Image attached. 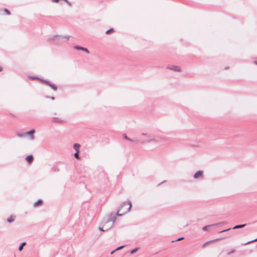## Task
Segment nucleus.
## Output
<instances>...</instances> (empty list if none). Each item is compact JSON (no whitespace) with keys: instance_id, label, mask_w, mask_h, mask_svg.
<instances>
[{"instance_id":"obj_1","label":"nucleus","mask_w":257,"mask_h":257,"mask_svg":"<svg viewBox=\"0 0 257 257\" xmlns=\"http://www.w3.org/2000/svg\"><path fill=\"white\" fill-rule=\"evenodd\" d=\"M131 208V202L129 200L127 201H124L121 204L120 208L117 210L116 215L119 216H122L129 212Z\"/></svg>"},{"instance_id":"obj_2","label":"nucleus","mask_w":257,"mask_h":257,"mask_svg":"<svg viewBox=\"0 0 257 257\" xmlns=\"http://www.w3.org/2000/svg\"><path fill=\"white\" fill-rule=\"evenodd\" d=\"M142 136L147 137V139H144L142 137H141L140 140H138L136 141V144H145L146 143H153L154 144L157 145L159 143L157 142V140L155 138V137H152L151 135L148 133H142Z\"/></svg>"},{"instance_id":"obj_3","label":"nucleus","mask_w":257,"mask_h":257,"mask_svg":"<svg viewBox=\"0 0 257 257\" xmlns=\"http://www.w3.org/2000/svg\"><path fill=\"white\" fill-rule=\"evenodd\" d=\"M116 215H117L116 214H114L113 213H111L110 215H109L107 219L103 220V221L105 222V223H106V224H109L106 228V229H109L113 226L116 219Z\"/></svg>"},{"instance_id":"obj_4","label":"nucleus","mask_w":257,"mask_h":257,"mask_svg":"<svg viewBox=\"0 0 257 257\" xmlns=\"http://www.w3.org/2000/svg\"><path fill=\"white\" fill-rule=\"evenodd\" d=\"M69 37H70V36H69L63 37V36H61L55 35L53 37L49 38L48 39V41H50L57 40L58 43H61L63 41H67V40H68Z\"/></svg>"},{"instance_id":"obj_5","label":"nucleus","mask_w":257,"mask_h":257,"mask_svg":"<svg viewBox=\"0 0 257 257\" xmlns=\"http://www.w3.org/2000/svg\"><path fill=\"white\" fill-rule=\"evenodd\" d=\"M53 121L55 123H62L65 122V120L62 118L58 117H53L52 118Z\"/></svg>"},{"instance_id":"obj_6","label":"nucleus","mask_w":257,"mask_h":257,"mask_svg":"<svg viewBox=\"0 0 257 257\" xmlns=\"http://www.w3.org/2000/svg\"><path fill=\"white\" fill-rule=\"evenodd\" d=\"M158 143L164 142L165 138L163 136H157L154 137Z\"/></svg>"},{"instance_id":"obj_7","label":"nucleus","mask_w":257,"mask_h":257,"mask_svg":"<svg viewBox=\"0 0 257 257\" xmlns=\"http://www.w3.org/2000/svg\"><path fill=\"white\" fill-rule=\"evenodd\" d=\"M158 143L164 142L165 138L163 136H157L154 137Z\"/></svg>"},{"instance_id":"obj_8","label":"nucleus","mask_w":257,"mask_h":257,"mask_svg":"<svg viewBox=\"0 0 257 257\" xmlns=\"http://www.w3.org/2000/svg\"><path fill=\"white\" fill-rule=\"evenodd\" d=\"M35 133V130H32L30 131L25 133V134H26V136H29L30 137L31 140H33L34 139V137L33 135Z\"/></svg>"},{"instance_id":"obj_9","label":"nucleus","mask_w":257,"mask_h":257,"mask_svg":"<svg viewBox=\"0 0 257 257\" xmlns=\"http://www.w3.org/2000/svg\"><path fill=\"white\" fill-rule=\"evenodd\" d=\"M74 48L75 49H76V50H77L83 51L85 52L86 53H87L88 54L89 53L88 50L87 48H84V47H81V46H75L74 47Z\"/></svg>"},{"instance_id":"obj_10","label":"nucleus","mask_w":257,"mask_h":257,"mask_svg":"<svg viewBox=\"0 0 257 257\" xmlns=\"http://www.w3.org/2000/svg\"><path fill=\"white\" fill-rule=\"evenodd\" d=\"M203 173V172L202 171H198L195 173L194 175V178L195 179H197L198 178L202 177Z\"/></svg>"},{"instance_id":"obj_11","label":"nucleus","mask_w":257,"mask_h":257,"mask_svg":"<svg viewBox=\"0 0 257 257\" xmlns=\"http://www.w3.org/2000/svg\"><path fill=\"white\" fill-rule=\"evenodd\" d=\"M168 68L175 71L180 72L181 71L180 67L178 66L173 65L171 67H169Z\"/></svg>"},{"instance_id":"obj_12","label":"nucleus","mask_w":257,"mask_h":257,"mask_svg":"<svg viewBox=\"0 0 257 257\" xmlns=\"http://www.w3.org/2000/svg\"><path fill=\"white\" fill-rule=\"evenodd\" d=\"M102 227H99V229L102 231H105L107 230L108 229H106V227H107V225H106V223H105V222L103 220L102 222Z\"/></svg>"},{"instance_id":"obj_13","label":"nucleus","mask_w":257,"mask_h":257,"mask_svg":"<svg viewBox=\"0 0 257 257\" xmlns=\"http://www.w3.org/2000/svg\"><path fill=\"white\" fill-rule=\"evenodd\" d=\"M26 160L29 164H31L33 160V156L32 155H28L26 157Z\"/></svg>"},{"instance_id":"obj_14","label":"nucleus","mask_w":257,"mask_h":257,"mask_svg":"<svg viewBox=\"0 0 257 257\" xmlns=\"http://www.w3.org/2000/svg\"><path fill=\"white\" fill-rule=\"evenodd\" d=\"M123 138H124L125 140H127V141H130V142H134V143H136V141L138 140H137V139H136V140H132V139H130V138H128V137H127V136L126 135V134H125L123 135Z\"/></svg>"},{"instance_id":"obj_15","label":"nucleus","mask_w":257,"mask_h":257,"mask_svg":"<svg viewBox=\"0 0 257 257\" xmlns=\"http://www.w3.org/2000/svg\"><path fill=\"white\" fill-rule=\"evenodd\" d=\"M42 200L41 199L38 200L37 201L35 202L33 205L34 207H36L38 205H40L42 204Z\"/></svg>"},{"instance_id":"obj_16","label":"nucleus","mask_w":257,"mask_h":257,"mask_svg":"<svg viewBox=\"0 0 257 257\" xmlns=\"http://www.w3.org/2000/svg\"><path fill=\"white\" fill-rule=\"evenodd\" d=\"M245 225H246V224H241V225H236L234 226L232 228V229H235L241 228L244 227Z\"/></svg>"},{"instance_id":"obj_17","label":"nucleus","mask_w":257,"mask_h":257,"mask_svg":"<svg viewBox=\"0 0 257 257\" xmlns=\"http://www.w3.org/2000/svg\"><path fill=\"white\" fill-rule=\"evenodd\" d=\"M15 217V216L12 215L7 219V221L9 223H11L14 221Z\"/></svg>"},{"instance_id":"obj_18","label":"nucleus","mask_w":257,"mask_h":257,"mask_svg":"<svg viewBox=\"0 0 257 257\" xmlns=\"http://www.w3.org/2000/svg\"><path fill=\"white\" fill-rule=\"evenodd\" d=\"M219 223H216V224H212V225H206V226H205L203 227L202 229L203 230H207L208 229V228H210V227L211 226H215V225H217L218 224H219Z\"/></svg>"},{"instance_id":"obj_19","label":"nucleus","mask_w":257,"mask_h":257,"mask_svg":"<svg viewBox=\"0 0 257 257\" xmlns=\"http://www.w3.org/2000/svg\"><path fill=\"white\" fill-rule=\"evenodd\" d=\"M80 148V145L78 144H74L73 145V148L76 151V152H79V149Z\"/></svg>"},{"instance_id":"obj_20","label":"nucleus","mask_w":257,"mask_h":257,"mask_svg":"<svg viewBox=\"0 0 257 257\" xmlns=\"http://www.w3.org/2000/svg\"><path fill=\"white\" fill-rule=\"evenodd\" d=\"M26 244V243L25 242H23L21 245L20 246H19V251H22V249H23V247L24 245H25Z\"/></svg>"},{"instance_id":"obj_21","label":"nucleus","mask_w":257,"mask_h":257,"mask_svg":"<svg viewBox=\"0 0 257 257\" xmlns=\"http://www.w3.org/2000/svg\"><path fill=\"white\" fill-rule=\"evenodd\" d=\"M49 86H50L52 88H53L54 90H57V87L56 85L55 84H51L50 82V85H48Z\"/></svg>"},{"instance_id":"obj_22","label":"nucleus","mask_w":257,"mask_h":257,"mask_svg":"<svg viewBox=\"0 0 257 257\" xmlns=\"http://www.w3.org/2000/svg\"><path fill=\"white\" fill-rule=\"evenodd\" d=\"M138 250H139V248L138 247H136V248L133 249V250H132L131 251L130 253H131V254H134L135 252H136Z\"/></svg>"},{"instance_id":"obj_23","label":"nucleus","mask_w":257,"mask_h":257,"mask_svg":"<svg viewBox=\"0 0 257 257\" xmlns=\"http://www.w3.org/2000/svg\"><path fill=\"white\" fill-rule=\"evenodd\" d=\"M124 245H122V246H119V247H117L115 250H114L112 251H111V254H112L116 250H119V249H120L122 248L123 247H124Z\"/></svg>"},{"instance_id":"obj_24","label":"nucleus","mask_w":257,"mask_h":257,"mask_svg":"<svg viewBox=\"0 0 257 257\" xmlns=\"http://www.w3.org/2000/svg\"><path fill=\"white\" fill-rule=\"evenodd\" d=\"M40 80L42 81L43 82H44L45 84H47V85H50V82L48 80H42L41 79H40Z\"/></svg>"},{"instance_id":"obj_25","label":"nucleus","mask_w":257,"mask_h":257,"mask_svg":"<svg viewBox=\"0 0 257 257\" xmlns=\"http://www.w3.org/2000/svg\"><path fill=\"white\" fill-rule=\"evenodd\" d=\"M17 135L19 137H21V138L24 137L25 136H26V134H25V133H24V134L17 133Z\"/></svg>"},{"instance_id":"obj_26","label":"nucleus","mask_w":257,"mask_h":257,"mask_svg":"<svg viewBox=\"0 0 257 257\" xmlns=\"http://www.w3.org/2000/svg\"><path fill=\"white\" fill-rule=\"evenodd\" d=\"M113 32H114V29L111 28V29H110L109 30L106 31V34H109L110 33Z\"/></svg>"},{"instance_id":"obj_27","label":"nucleus","mask_w":257,"mask_h":257,"mask_svg":"<svg viewBox=\"0 0 257 257\" xmlns=\"http://www.w3.org/2000/svg\"><path fill=\"white\" fill-rule=\"evenodd\" d=\"M79 152H76V153L74 154V156L76 159H79V155H78Z\"/></svg>"},{"instance_id":"obj_28","label":"nucleus","mask_w":257,"mask_h":257,"mask_svg":"<svg viewBox=\"0 0 257 257\" xmlns=\"http://www.w3.org/2000/svg\"><path fill=\"white\" fill-rule=\"evenodd\" d=\"M4 11L6 14L10 15L11 14L10 12L7 9H4Z\"/></svg>"},{"instance_id":"obj_29","label":"nucleus","mask_w":257,"mask_h":257,"mask_svg":"<svg viewBox=\"0 0 257 257\" xmlns=\"http://www.w3.org/2000/svg\"><path fill=\"white\" fill-rule=\"evenodd\" d=\"M257 241V238L256 239H254V240H252L251 241H248L247 242V243H245L244 244H247L250 242H254V241Z\"/></svg>"},{"instance_id":"obj_30","label":"nucleus","mask_w":257,"mask_h":257,"mask_svg":"<svg viewBox=\"0 0 257 257\" xmlns=\"http://www.w3.org/2000/svg\"><path fill=\"white\" fill-rule=\"evenodd\" d=\"M234 251H235V250H234V249H232L230 251H229V252H227V254H228V255H229V254H230L231 253L234 252Z\"/></svg>"},{"instance_id":"obj_31","label":"nucleus","mask_w":257,"mask_h":257,"mask_svg":"<svg viewBox=\"0 0 257 257\" xmlns=\"http://www.w3.org/2000/svg\"><path fill=\"white\" fill-rule=\"evenodd\" d=\"M141 137H142L144 139H147V137H144V136H142V135L139 137V138L138 139V140H140L141 139Z\"/></svg>"},{"instance_id":"obj_32","label":"nucleus","mask_w":257,"mask_h":257,"mask_svg":"<svg viewBox=\"0 0 257 257\" xmlns=\"http://www.w3.org/2000/svg\"><path fill=\"white\" fill-rule=\"evenodd\" d=\"M30 78L32 79H40L38 77L35 76L30 77Z\"/></svg>"},{"instance_id":"obj_33","label":"nucleus","mask_w":257,"mask_h":257,"mask_svg":"<svg viewBox=\"0 0 257 257\" xmlns=\"http://www.w3.org/2000/svg\"><path fill=\"white\" fill-rule=\"evenodd\" d=\"M230 229H231V228H228V229H225V230H222V231H220V232H225V231H226L229 230Z\"/></svg>"},{"instance_id":"obj_34","label":"nucleus","mask_w":257,"mask_h":257,"mask_svg":"<svg viewBox=\"0 0 257 257\" xmlns=\"http://www.w3.org/2000/svg\"><path fill=\"white\" fill-rule=\"evenodd\" d=\"M184 238V237H180V238H178V239H177L176 241L181 240L183 239Z\"/></svg>"},{"instance_id":"obj_35","label":"nucleus","mask_w":257,"mask_h":257,"mask_svg":"<svg viewBox=\"0 0 257 257\" xmlns=\"http://www.w3.org/2000/svg\"><path fill=\"white\" fill-rule=\"evenodd\" d=\"M210 241H208V242H206L205 243H204L203 245V246H205L206 245V244H207L208 242H209Z\"/></svg>"},{"instance_id":"obj_36","label":"nucleus","mask_w":257,"mask_h":257,"mask_svg":"<svg viewBox=\"0 0 257 257\" xmlns=\"http://www.w3.org/2000/svg\"><path fill=\"white\" fill-rule=\"evenodd\" d=\"M59 0H52V2L57 3Z\"/></svg>"},{"instance_id":"obj_37","label":"nucleus","mask_w":257,"mask_h":257,"mask_svg":"<svg viewBox=\"0 0 257 257\" xmlns=\"http://www.w3.org/2000/svg\"><path fill=\"white\" fill-rule=\"evenodd\" d=\"M51 99L52 100H54V97H51Z\"/></svg>"},{"instance_id":"obj_38","label":"nucleus","mask_w":257,"mask_h":257,"mask_svg":"<svg viewBox=\"0 0 257 257\" xmlns=\"http://www.w3.org/2000/svg\"><path fill=\"white\" fill-rule=\"evenodd\" d=\"M2 68L1 67H0V72L2 71Z\"/></svg>"},{"instance_id":"obj_39","label":"nucleus","mask_w":257,"mask_h":257,"mask_svg":"<svg viewBox=\"0 0 257 257\" xmlns=\"http://www.w3.org/2000/svg\"><path fill=\"white\" fill-rule=\"evenodd\" d=\"M254 63L257 65V62L256 61H254Z\"/></svg>"}]
</instances>
